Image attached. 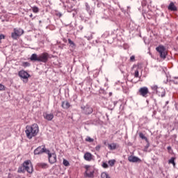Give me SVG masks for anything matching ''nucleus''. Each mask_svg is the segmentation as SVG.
Returning a JSON list of instances; mask_svg holds the SVG:
<instances>
[{"label":"nucleus","instance_id":"f257e3e1","mask_svg":"<svg viewBox=\"0 0 178 178\" xmlns=\"http://www.w3.org/2000/svg\"><path fill=\"white\" fill-rule=\"evenodd\" d=\"M38 131H40V129L38 124H33L26 127L25 133L29 140H31L33 137H35L38 134Z\"/></svg>","mask_w":178,"mask_h":178},{"label":"nucleus","instance_id":"f03ea898","mask_svg":"<svg viewBox=\"0 0 178 178\" xmlns=\"http://www.w3.org/2000/svg\"><path fill=\"white\" fill-rule=\"evenodd\" d=\"M49 59V54L44 52L39 56L36 54H33L30 58V60L33 62H42V63H47Z\"/></svg>","mask_w":178,"mask_h":178},{"label":"nucleus","instance_id":"7ed1b4c3","mask_svg":"<svg viewBox=\"0 0 178 178\" xmlns=\"http://www.w3.org/2000/svg\"><path fill=\"white\" fill-rule=\"evenodd\" d=\"M24 172L33 173V164L30 160L24 161L22 166L18 168V173H24Z\"/></svg>","mask_w":178,"mask_h":178},{"label":"nucleus","instance_id":"20e7f679","mask_svg":"<svg viewBox=\"0 0 178 178\" xmlns=\"http://www.w3.org/2000/svg\"><path fill=\"white\" fill-rule=\"evenodd\" d=\"M156 51L159 52L161 59H166V56H168V51L166 50V47H165V46L162 44L159 45L156 48Z\"/></svg>","mask_w":178,"mask_h":178},{"label":"nucleus","instance_id":"39448f33","mask_svg":"<svg viewBox=\"0 0 178 178\" xmlns=\"http://www.w3.org/2000/svg\"><path fill=\"white\" fill-rule=\"evenodd\" d=\"M151 89L153 91H156V94L159 95V97H161L162 98H163V97L166 95V91L163 88L158 87V86L156 85H153L152 86H151Z\"/></svg>","mask_w":178,"mask_h":178},{"label":"nucleus","instance_id":"423d86ee","mask_svg":"<svg viewBox=\"0 0 178 178\" xmlns=\"http://www.w3.org/2000/svg\"><path fill=\"white\" fill-rule=\"evenodd\" d=\"M84 169H86V171L84 173L85 177H90V178L94 177L95 171H94V168H92L91 165H86L84 166Z\"/></svg>","mask_w":178,"mask_h":178},{"label":"nucleus","instance_id":"0eeeda50","mask_svg":"<svg viewBox=\"0 0 178 178\" xmlns=\"http://www.w3.org/2000/svg\"><path fill=\"white\" fill-rule=\"evenodd\" d=\"M24 31L22 29H14L13 32L11 33V37L13 40H17L19 37L23 35Z\"/></svg>","mask_w":178,"mask_h":178},{"label":"nucleus","instance_id":"6e6552de","mask_svg":"<svg viewBox=\"0 0 178 178\" xmlns=\"http://www.w3.org/2000/svg\"><path fill=\"white\" fill-rule=\"evenodd\" d=\"M148 94H149V90L145 86L140 88L138 91V95L143 97V98H147Z\"/></svg>","mask_w":178,"mask_h":178},{"label":"nucleus","instance_id":"1a4fd4ad","mask_svg":"<svg viewBox=\"0 0 178 178\" xmlns=\"http://www.w3.org/2000/svg\"><path fill=\"white\" fill-rule=\"evenodd\" d=\"M82 109V113H84V115H91L92 112H94V109L91 106L87 104L85 106L81 107Z\"/></svg>","mask_w":178,"mask_h":178},{"label":"nucleus","instance_id":"9d476101","mask_svg":"<svg viewBox=\"0 0 178 178\" xmlns=\"http://www.w3.org/2000/svg\"><path fill=\"white\" fill-rule=\"evenodd\" d=\"M46 154H47V155H48L49 163L53 164V163H56V154L51 153V152L49 150H47L46 152Z\"/></svg>","mask_w":178,"mask_h":178},{"label":"nucleus","instance_id":"9b49d317","mask_svg":"<svg viewBox=\"0 0 178 178\" xmlns=\"http://www.w3.org/2000/svg\"><path fill=\"white\" fill-rule=\"evenodd\" d=\"M47 151H48V149L45 148V145L39 146L34 150V154L40 155V154H44V152L47 154Z\"/></svg>","mask_w":178,"mask_h":178},{"label":"nucleus","instance_id":"f8f14e48","mask_svg":"<svg viewBox=\"0 0 178 178\" xmlns=\"http://www.w3.org/2000/svg\"><path fill=\"white\" fill-rule=\"evenodd\" d=\"M18 76L22 79H29V77H30V74L24 70H21L18 72Z\"/></svg>","mask_w":178,"mask_h":178},{"label":"nucleus","instance_id":"ddd939ff","mask_svg":"<svg viewBox=\"0 0 178 178\" xmlns=\"http://www.w3.org/2000/svg\"><path fill=\"white\" fill-rule=\"evenodd\" d=\"M83 158L85 161H87L88 162H91V161L94 159V156L90 152H86Z\"/></svg>","mask_w":178,"mask_h":178},{"label":"nucleus","instance_id":"4468645a","mask_svg":"<svg viewBox=\"0 0 178 178\" xmlns=\"http://www.w3.org/2000/svg\"><path fill=\"white\" fill-rule=\"evenodd\" d=\"M168 10H171V12H177V7L175 5L173 1H171L168 7Z\"/></svg>","mask_w":178,"mask_h":178},{"label":"nucleus","instance_id":"2eb2a0df","mask_svg":"<svg viewBox=\"0 0 178 178\" xmlns=\"http://www.w3.org/2000/svg\"><path fill=\"white\" fill-rule=\"evenodd\" d=\"M128 161L129 162H133V163L141 162V159H140L138 157L135 156H129L128 157Z\"/></svg>","mask_w":178,"mask_h":178},{"label":"nucleus","instance_id":"dca6fc26","mask_svg":"<svg viewBox=\"0 0 178 178\" xmlns=\"http://www.w3.org/2000/svg\"><path fill=\"white\" fill-rule=\"evenodd\" d=\"M43 118L46 120L51 121L52 119H54V113H43Z\"/></svg>","mask_w":178,"mask_h":178},{"label":"nucleus","instance_id":"f3484780","mask_svg":"<svg viewBox=\"0 0 178 178\" xmlns=\"http://www.w3.org/2000/svg\"><path fill=\"white\" fill-rule=\"evenodd\" d=\"M61 106L63 108V109H69V108H70V103H69L67 101L63 102Z\"/></svg>","mask_w":178,"mask_h":178},{"label":"nucleus","instance_id":"a211bd4d","mask_svg":"<svg viewBox=\"0 0 178 178\" xmlns=\"http://www.w3.org/2000/svg\"><path fill=\"white\" fill-rule=\"evenodd\" d=\"M139 137L140 138H141L142 140H145V141H146V143H149L148 141V138L145 136V135H144V134H143L142 132L139 133Z\"/></svg>","mask_w":178,"mask_h":178},{"label":"nucleus","instance_id":"6ab92c4d","mask_svg":"<svg viewBox=\"0 0 178 178\" xmlns=\"http://www.w3.org/2000/svg\"><path fill=\"white\" fill-rule=\"evenodd\" d=\"M38 166L39 168H42V169H47V168L49 167L48 165L45 163H39L38 164Z\"/></svg>","mask_w":178,"mask_h":178},{"label":"nucleus","instance_id":"aec40b11","mask_svg":"<svg viewBox=\"0 0 178 178\" xmlns=\"http://www.w3.org/2000/svg\"><path fill=\"white\" fill-rule=\"evenodd\" d=\"M108 148H109V149H111V151H113V149H116V148H117V145H116V143L108 144Z\"/></svg>","mask_w":178,"mask_h":178},{"label":"nucleus","instance_id":"412c9836","mask_svg":"<svg viewBox=\"0 0 178 178\" xmlns=\"http://www.w3.org/2000/svg\"><path fill=\"white\" fill-rule=\"evenodd\" d=\"M176 159V158L175 157H172L169 161H168V163H172L175 168V166H176V163H175V160Z\"/></svg>","mask_w":178,"mask_h":178},{"label":"nucleus","instance_id":"4be33fe9","mask_svg":"<svg viewBox=\"0 0 178 178\" xmlns=\"http://www.w3.org/2000/svg\"><path fill=\"white\" fill-rule=\"evenodd\" d=\"M115 163H116V160L112 159L108 161V165L109 166H115Z\"/></svg>","mask_w":178,"mask_h":178},{"label":"nucleus","instance_id":"5701e85b","mask_svg":"<svg viewBox=\"0 0 178 178\" xmlns=\"http://www.w3.org/2000/svg\"><path fill=\"white\" fill-rule=\"evenodd\" d=\"M32 10L33 13H38V12H40V8H38L37 6H33L32 7Z\"/></svg>","mask_w":178,"mask_h":178},{"label":"nucleus","instance_id":"b1692460","mask_svg":"<svg viewBox=\"0 0 178 178\" xmlns=\"http://www.w3.org/2000/svg\"><path fill=\"white\" fill-rule=\"evenodd\" d=\"M68 43L71 45L72 48L76 47V44L71 39H68Z\"/></svg>","mask_w":178,"mask_h":178},{"label":"nucleus","instance_id":"393cba45","mask_svg":"<svg viewBox=\"0 0 178 178\" xmlns=\"http://www.w3.org/2000/svg\"><path fill=\"white\" fill-rule=\"evenodd\" d=\"M85 141H87L88 143H94V139H92L91 137L88 136L85 139Z\"/></svg>","mask_w":178,"mask_h":178},{"label":"nucleus","instance_id":"a878e982","mask_svg":"<svg viewBox=\"0 0 178 178\" xmlns=\"http://www.w3.org/2000/svg\"><path fill=\"white\" fill-rule=\"evenodd\" d=\"M63 164L64 166H70V163L66 159H63Z\"/></svg>","mask_w":178,"mask_h":178},{"label":"nucleus","instance_id":"bb28decb","mask_svg":"<svg viewBox=\"0 0 178 178\" xmlns=\"http://www.w3.org/2000/svg\"><path fill=\"white\" fill-rule=\"evenodd\" d=\"M22 66H23L24 67H27L30 66V63H29V62H24V63H22Z\"/></svg>","mask_w":178,"mask_h":178},{"label":"nucleus","instance_id":"cd10ccee","mask_svg":"<svg viewBox=\"0 0 178 178\" xmlns=\"http://www.w3.org/2000/svg\"><path fill=\"white\" fill-rule=\"evenodd\" d=\"M139 73L140 72L138 71V70H136L134 72V77H136V79L139 77Z\"/></svg>","mask_w":178,"mask_h":178},{"label":"nucleus","instance_id":"c85d7f7f","mask_svg":"<svg viewBox=\"0 0 178 178\" xmlns=\"http://www.w3.org/2000/svg\"><path fill=\"white\" fill-rule=\"evenodd\" d=\"M102 178H109V175H108V174H106V172H103V173H102Z\"/></svg>","mask_w":178,"mask_h":178},{"label":"nucleus","instance_id":"c756f323","mask_svg":"<svg viewBox=\"0 0 178 178\" xmlns=\"http://www.w3.org/2000/svg\"><path fill=\"white\" fill-rule=\"evenodd\" d=\"M102 167L104 168V169H108V168H109V165H108V163H103Z\"/></svg>","mask_w":178,"mask_h":178},{"label":"nucleus","instance_id":"7c9ffc66","mask_svg":"<svg viewBox=\"0 0 178 178\" xmlns=\"http://www.w3.org/2000/svg\"><path fill=\"white\" fill-rule=\"evenodd\" d=\"M135 59H136V56H131V58H130V61L131 62H134Z\"/></svg>","mask_w":178,"mask_h":178},{"label":"nucleus","instance_id":"2f4dec72","mask_svg":"<svg viewBox=\"0 0 178 178\" xmlns=\"http://www.w3.org/2000/svg\"><path fill=\"white\" fill-rule=\"evenodd\" d=\"M95 149H96V151H99V149H101V145H99L96 146Z\"/></svg>","mask_w":178,"mask_h":178},{"label":"nucleus","instance_id":"473e14b6","mask_svg":"<svg viewBox=\"0 0 178 178\" xmlns=\"http://www.w3.org/2000/svg\"><path fill=\"white\" fill-rule=\"evenodd\" d=\"M2 90H5V86L0 83V91Z\"/></svg>","mask_w":178,"mask_h":178},{"label":"nucleus","instance_id":"72a5a7b5","mask_svg":"<svg viewBox=\"0 0 178 178\" xmlns=\"http://www.w3.org/2000/svg\"><path fill=\"white\" fill-rule=\"evenodd\" d=\"M5 39V35H3V34L0 35V42H1V40H3Z\"/></svg>","mask_w":178,"mask_h":178},{"label":"nucleus","instance_id":"f704fd0d","mask_svg":"<svg viewBox=\"0 0 178 178\" xmlns=\"http://www.w3.org/2000/svg\"><path fill=\"white\" fill-rule=\"evenodd\" d=\"M167 149H168V151H170V149H172V147H171L170 146H168V147H167Z\"/></svg>","mask_w":178,"mask_h":178},{"label":"nucleus","instance_id":"c9c22d12","mask_svg":"<svg viewBox=\"0 0 178 178\" xmlns=\"http://www.w3.org/2000/svg\"><path fill=\"white\" fill-rule=\"evenodd\" d=\"M29 17H33V14H31V15H29Z\"/></svg>","mask_w":178,"mask_h":178}]
</instances>
